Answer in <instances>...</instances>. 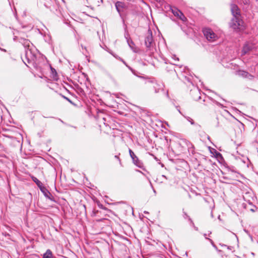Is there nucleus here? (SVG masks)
Wrapping results in <instances>:
<instances>
[{
    "mask_svg": "<svg viewBox=\"0 0 258 258\" xmlns=\"http://www.w3.org/2000/svg\"><path fill=\"white\" fill-rule=\"evenodd\" d=\"M14 40L18 41L25 48V60L22 57V59L24 63L28 66L27 62L30 63L34 62L36 59V55L33 50V45L30 41L27 39L19 36H15Z\"/></svg>",
    "mask_w": 258,
    "mask_h": 258,
    "instance_id": "nucleus-1",
    "label": "nucleus"
},
{
    "mask_svg": "<svg viewBox=\"0 0 258 258\" xmlns=\"http://www.w3.org/2000/svg\"><path fill=\"white\" fill-rule=\"evenodd\" d=\"M146 84L151 91H153L154 93L162 92L167 97H169L168 91L164 90V85L162 82L157 81L153 78L147 80Z\"/></svg>",
    "mask_w": 258,
    "mask_h": 258,
    "instance_id": "nucleus-2",
    "label": "nucleus"
},
{
    "mask_svg": "<svg viewBox=\"0 0 258 258\" xmlns=\"http://www.w3.org/2000/svg\"><path fill=\"white\" fill-rule=\"evenodd\" d=\"M243 21L240 17L233 18L229 23L230 27L235 31L241 30Z\"/></svg>",
    "mask_w": 258,
    "mask_h": 258,
    "instance_id": "nucleus-3",
    "label": "nucleus"
},
{
    "mask_svg": "<svg viewBox=\"0 0 258 258\" xmlns=\"http://www.w3.org/2000/svg\"><path fill=\"white\" fill-rule=\"evenodd\" d=\"M145 44L148 48H150L154 46V42L153 38L152 32L150 29L148 30L145 35Z\"/></svg>",
    "mask_w": 258,
    "mask_h": 258,
    "instance_id": "nucleus-4",
    "label": "nucleus"
},
{
    "mask_svg": "<svg viewBox=\"0 0 258 258\" xmlns=\"http://www.w3.org/2000/svg\"><path fill=\"white\" fill-rule=\"evenodd\" d=\"M203 31L204 36L208 41H214L216 39L217 36L212 29L210 28H205L203 29Z\"/></svg>",
    "mask_w": 258,
    "mask_h": 258,
    "instance_id": "nucleus-5",
    "label": "nucleus"
},
{
    "mask_svg": "<svg viewBox=\"0 0 258 258\" xmlns=\"http://www.w3.org/2000/svg\"><path fill=\"white\" fill-rule=\"evenodd\" d=\"M129 153L133 163L138 167L141 168L142 167V163L139 160L138 158L131 149H129Z\"/></svg>",
    "mask_w": 258,
    "mask_h": 258,
    "instance_id": "nucleus-6",
    "label": "nucleus"
},
{
    "mask_svg": "<svg viewBox=\"0 0 258 258\" xmlns=\"http://www.w3.org/2000/svg\"><path fill=\"white\" fill-rule=\"evenodd\" d=\"M190 95L192 98L196 101L201 99V92L198 88L194 87L192 89H191Z\"/></svg>",
    "mask_w": 258,
    "mask_h": 258,
    "instance_id": "nucleus-7",
    "label": "nucleus"
},
{
    "mask_svg": "<svg viewBox=\"0 0 258 258\" xmlns=\"http://www.w3.org/2000/svg\"><path fill=\"white\" fill-rule=\"evenodd\" d=\"M172 12L173 14L178 17L179 19H180L183 22H185L187 20L186 18L184 16L183 14L178 9H172Z\"/></svg>",
    "mask_w": 258,
    "mask_h": 258,
    "instance_id": "nucleus-8",
    "label": "nucleus"
},
{
    "mask_svg": "<svg viewBox=\"0 0 258 258\" xmlns=\"http://www.w3.org/2000/svg\"><path fill=\"white\" fill-rule=\"evenodd\" d=\"M236 74L239 76L242 77L244 78H247L249 80H252L253 78V76L251 74H249L247 72L239 70L236 72Z\"/></svg>",
    "mask_w": 258,
    "mask_h": 258,
    "instance_id": "nucleus-9",
    "label": "nucleus"
},
{
    "mask_svg": "<svg viewBox=\"0 0 258 258\" xmlns=\"http://www.w3.org/2000/svg\"><path fill=\"white\" fill-rule=\"evenodd\" d=\"M231 11L233 18L240 17V10L237 5L235 4L231 5Z\"/></svg>",
    "mask_w": 258,
    "mask_h": 258,
    "instance_id": "nucleus-10",
    "label": "nucleus"
},
{
    "mask_svg": "<svg viewBox=\"0 0 258 258\" xmlns=\"http://www.w3.org/2000/svg\"><path fill=\"white\" fill-rule=\"evenodd\" d=\"M40 190L43 194L44 196L46 198L50 199L51 201H53V197L51 194L48 191V190L45 187L43 186L41 188L40 187Z\"/></svg>",
    "mask_w": 258,
    "mask_h": 258,
    "instance_id": "nucleus-11",
    "label": "nucleus"
},
{
    "mask_svg": "<svg viewBox=\"0 0 258 258\" xmlns=\"http://www.w3.org/2000/svg\"><path fill=\"white\" fill-rule=\"evenodd\" d=\"M253 47V45L252 44L246 43L242 49V53L244 55L248 53L249 51L252 50Z\"/></svg>",
    "mask_w": 258,
    "mask_h": 258,
    "instance_id": "nucleus-12",
    "label": "nucleus"
},
{
    "mask_svg": "<svg viewBox=\"0 0 258 258\" xmlns=\"http://www.w3.org/2000/svg\"><path fill=\"white\" fill-rule=\"evenodd\" d=\"M115 7L116 9V10L119 13V14H120V12L121 11V9L124 7V4L123 3H122L121 2L117 1L115 3ZM121 16V15H120Z\"/></svg>",
    "mask_w": 258,
    "mask_h": 258,
    "instance_id": "nucleus-13",
    "label": "nucleus"
},
{
    "mask_svg": "<svg viewBox=\"0 0 258 258\" xmlns=\"http://www.w3.org/2000/svg\"><path fill=\"white\" fill-rule=\"evenodd\" d=\"M52 252L49 249H48L43 255V258H52Z\"/></svg>",
    "mask_w": 258,
    "mask_h": 258,
    "instance_id": "nucleus-14",
    "label": "nucleus"
},
{
    "mask_svg": "<svg viewBox=\"0 0 258 258\" xmlns=\"http://www.w3.org/2000/svg\"><path fill=\"white\" fill-rule=\"evenodd\" d=\"M4 136L10 138L12 140V141L13 142V143L16 145V143H18V144H20V142L16 139V138L13 137L12 136L8 134H3Z\"/></svg>",
    "mask_w": 258,
    "mask_h": 258,
    "instance_id": "nucleus-15",
    "label": "nucleus"
},
{
    "mask_svg": "<svg viewBox=\"0 0 258 258\" xmlns=\"http://www.w3.org/2000/svg\"><path fill=\"white\" fill-rule=\"evenodd\" d=\"M32 180L36 183V184L38 186V187L40 189V187L43 186L42 182L39 181L36 177L34 176L32 177Z\"/></svg>",
    "mask_w": 258,
    "mask_h": 258,
    "instance_id": "nucleus-16",
    "label": "nucleus"
},
{
    "mask_svg": "<svg viewBox=\"0 0 258 258\" xmlns=\"http://www.w3.org/2000/svg\"><path fill=\"white\" fill-rule=\"evenodd\" d=\"M183 218L184 219H188V221L190 222V223L194 226V223L191 218L189 217V216L187 215V214L184 211V210L183 209Z\"/></svg>",
    "mask_w": 258,
    "mask_h": 258,
    "instance_id": "nucleus-17",
    "label": "nucleus"
},
{
    "mask_svg": "<svg viewBox=\"0 0 258 258\" xmlns=\"http://www.w3.org/2000/svg\"><path fill=\"white\" fill-rule=\"evenodd\" d=\"M126 38L127 39V42L128 43V45L132 49H133V46L135 45L134 42L132 39L130 38H127V37H126Z\"/></svg>",
    "mask_w": 258,
    "mask_h": 258,
    "instance_id": "nucleus-18",
    "label": "nucleus"
},
{
    "mask_svg": "<svg viewBox=\"0 0 258 258\" xmlns=\"http://www.w3.org/2000/svg\"><path fill=\"white\" fill-rule=\"evenodd\" d=\"M50 2L51 0H47V2L44 3V6L47 8H49L50 7Z\"/></svg>",
    "mask_w": 258,
    "mask_h": 258,
    "instance_id": "nucleus-19",
    "label": "nucleus"
},
{
    "mask_svg": "<svg viewBox=\"0 0 258 258\" xmlns=\"http://www.w3.org/2000/svg\"><path fill=\"white\" fill-rule=\"evenodd\" d=\"M62 97H63L64 99H65L66 100L69 101L70 103H71V104H73V102L69 98H68L64 96H62Z\"/></svg>",
    "mask_w": 258,
    "mask_h": 258,
    "instance_id": "nucleus-20",
    "label": "nucleus"
},
{
    "mask_svg": "<svg viewBox=\"0 0 258 258\" xmlns=\"http://www.w3.org/2000/svg\"><path fill=\"white\" fill-rule=\"evenodd\" d=\"M214 102L217 105H218L219 106H220L221 107H223V105H222L221 103H220L219 102L216 101H214Z\"/></svg>",
    "mask_w": 258,
    "mask_h": 258,
    "instance_id": "nucleus-21",
    "label": "nucleus"
},
{
    "mask_svg": "<svg viewBox=\"0 0 258 258\" xmlns=\"http://www.w3.org/2000/svg\"><path fill=\"white\" fill-rule=\"evenodd\" d=\"M114 157H115L116 159H117L119 161V164H120V165H121V160H120V158H119L118 156V155H115V156H114Z\"/></svg>",
    "mask_w": 258,
    "mask_h": 258,
    "instance_id": "nucleus-22",
    "label": "nucleus"
},
{
    "mask_svg": "<svg viewBox=\"0 0 258 258\" xmlns=\"http://www.w3.org/2000/svg\"><path fill=\"white\" fill-rule=\"evenodd\" d=\"M216 119H217V121H216V124L215 126L217 127L219 126V122L218 118H216Z\"/></svg>",
    "mask_w": 258,
    "mask_h": 258,
    "instance_id": "nucleus-23",
    "label": "nucleus"
},
{
    "mask_svg": "<svg viewBox=\"0 0 258 258\" xmlns=\"http://www.w3.org/2000/svg\"><path fill=\"white\" fill-rule=\"evenodd\" d=\"M150 183L151 186H152V188H153V192H154L155 194H156V191L155 189L153 188V186H152V184L151 182V181H150Z\"/></svg>",
    "mask_w": 258,
    "mask_h": 258,
    "instance_id": "nucleus-24",
    "label": "nucleus"
},
{
    "mask_svg": "<svg viewBox=\"0 0 258 258\" xmlns=\"http://www.w3.org/2000/svg\"><path fill=\"white\" fill-rule=\"evenodd\" d=\"M208 240L211 242V244L213 245V244H214L213 241L210 239V238H208Z\"/></svg>",
    "mask_w": 258,
    "mask_h": 258,
    "instance_id": "nucleus-25",
    "label": "nucleus"
},
{
    "mask_svg": "<svg viewBox=\"0 0 258 258\" xmlns=\"http://www.w3.org/2000/svg\"><path fill=\"white\" fill-rule=\"evenodd\" d=\"M157 2L159 3H162V1L163 0H156Z\"/></svg>",
    "mask_w": 258,
    "mask_h": 258,
    "instance_id": "nucleus-26",
    "label": "nucleus"
},
{
    "mask_svg": "<svg viewBox=\"0 0 258 258\" xmlns=\"http://www.w3.org/2000/svg\"><path fill=\"white\" fill-rule=\"evenodd\" d=\"M212 246H213L215 248H216V249H217V246H216V245H215V244H213L212 245Z\"/></svg>",
    "mask_w": 258,
    "mask_h": 258,
    "instance_id": "nucleus-27",
    "label": "nucleus"
},
{
    "mask_svg": "<svg viewBox=\"0 0 258 258\" xmlns=\"http://www.w3.org/2000/svg\"><path fill=\"white\" fill-rule=\"evenodd\" d=\"M212 246H213L215 248H216V249H217V246H216V245H215V244H213L212 245Z\"/></svg>",
    "mask_w": 258,
    "mask_h": 258,
    "instance_id": "nucleus-28",
    "label": "nucleus"
},
{
    "mask_svg": "<svg viewBox=\"0 0 258 258\" xmlns=\"http://www.w3.org/2000/svg\"><path fill=\"white\" fill-rule=\"evenodd\" d=\"M204 237H205V238H206V239H208V238H208V237H206V236H207V234H204Z\"/></svg>",
    "mask_w": 258,
    "mask_h": 258,
    "instance_id": "nucleus-29",
    "label": "nucleus"
},
{
    "mask_svg": "<svg viewBox=\"0 0 258 258\" xmlns=\"http://www.w3.org/2000/svg\"><path fill=\"white\" fill-rule=\"evenodd\" d=\"M173 58L174 59H177V60H178V58L176 57V56L175 55H174L173 57Z\"/></svg>",
    "mask_w": 258,
    "mask_h": 258,
    "instance_id": "nucleus-30",
    "label": "nucleus"
},
{
    "mask_svg": "<svg viewBox=\"0 0 258 258\" xmlns=\"http://www.w3.org/2000/svg\"><path fill=\"white\" fill-rule=\"evenodd\" d=\"M194 228H195V229L196 230H197H197H198V227H196V226H194Z\"/></svg>",
    "mask_w": 258,
    "mask_h": 258,
    "instance_id": "nucleus-31",
    "label": "nucleus"
},
{
    "mask_svg": "<svg viewBox=\"0 0 258 258\" xmlns=\"http://www.w3.org/2000/svg\"><path fill=\"white\" fill-rule=\"evenodd\" d=\"M190 122L192 124H193L194 123V122L192 120L190 121Z\"/></svg>",
    "mask_w": 258,
    "mask_h": 258,
    "instance_id": "nucleus-32",
    "label": "nucleus"
},
{
    "mask_svg": "<svg viewBox=\"0 0 258 258\" xmlns=\"http://www.w3.org/2000/svg\"><path fill=\"white\" fill-rule=\"evenodd\" d=\"M250 210H251V211H252V212H254V210H253V209H251Z\"/></svg>",
    "mask_w": 258,
    "mask_h": 258,
    "instance_id": "nucleus-33",
    "label": "nucleus"
},
{
    "mask_svg": "<svg viewBox=\"0 0 258 258\" xmlns=\"http://www.w3.org/2000/svg\"><path fill=\"white\" fill-rule=\"evenodd\" d=\"M178 112H179L180 113H181V112H180V111L179 109H178Z\"/></svg>",
    "mask_w": 258,
    "mask_h": 258,
    "instance_id": "nucleus-34",
    "label": "nucleus"
},
{
    "mask_svg": "<svg viewBox=\"0 0 258 258\" xmlns=\"http://www.w3.org/2000/svg\"><path fill=\"white\" fill-rule=\"evenodd\" d=\"M144 213H148V212H146V211H145V212H144Z\"/></svg>",
    "mask_w": 258,
    "mask_h": 258,
    "instance_id": "nucleus-35",
    "label": "nucleus"
},
{
    "mask_svg": "<svg viewBox=\"0 0 258 258\" xmlns=\"http://www.w3.org/2000/svg\"><path fill=\"white\" fill-rule=\"evenodd\" d=\"M54 71L55 72V74H56V72L55 71V70L54 69Z\"/></svg>",
    "mask_w": 258,
    "mask_h": 258,
    "instance_id": "nucleus-36",
    "label": "nucleus"
}]
</instances>
